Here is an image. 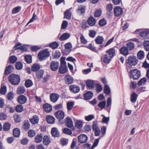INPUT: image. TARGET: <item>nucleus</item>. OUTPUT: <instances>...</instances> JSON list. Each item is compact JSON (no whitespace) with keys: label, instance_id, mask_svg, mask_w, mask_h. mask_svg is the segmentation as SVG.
Here are the masks:
<instances>
[{"label":"nucleus","instance_id":"nucleus-47","mask_svg":"<svg viewBox=\"0 0 149 149\" xmlns=\"http://www.w3.org/2000/svg\"><path fill=\"white\" fill-rule=\"evenodd\" d=\"M40 68L39 65L37 64H33L32 67V71L35 72L39 70Z\"/></svg>","mask_w":149,"mask_h":149},{"label":"nucleus","instance_id":"nucleus-55","mask_svg":"<svg viewBox=\"0 0 149 149\" xmlns=\"http://www.w3.org/2000/svg\"><path fill=\"white\" fill-rule=\"evenodd\" d=\"M10 125L8 123H6L3 125V129L5 131H7L10 129Z\"/></svg>","mask_w":149,"mask_h":149},{"label":"nucleus","instance_id":"nucleus-49","mask_svg":"<svg viewBox=\"0 0 149 149\" xmlns=\"http://www.w3.org/2000/svg\"><path fill=\"white\" fill-rule=\"evenodd\" d=\"M25 60L28 63H31L32 62L31 56V55H27L25 56Z\"/></svg>","mask_w":149,"mask_h":149},{"label":"nucleus","instance_id":"nucleus-19","mask_svg":"<svg viewBox=\"0 0 149 149\" xmlns=\"http://www.w3.org/2000/svg\"><path fill=\"white\" fill-rule=\"evenodd\" d=\"M30 122L33 124H35L38 123L39 118L36 115L33 116L29 119Z\"/></svg>","mask_w":149,"mask_h":149},{"label":"nucleus","instance_id":"nucleus-35","mask_svg":"<svg viewBox=\"0 0 149 149\" xmlns=\"http://www.w3.org/2000/svg\"><path fill=\"white\" fill-rule=\"evenodd\" d=\"M65 51L68 53H69L72 48V46L71 44L68 43L65 45Z\"/></svg>","mask_w":149,"mask_h":149},{"label":"nucleus","instance_id":"nucleus-45","mask_svg":"<svg viewBox=\"0 0 149 149\" xmlns=\"http://www.w3.org/2000/svg\"><path fill=\"white\" fill-rule=\"evenodd\" d=\"M33 85V82L31 80L29 79L27 80L25 82V86L27 88Z\"/></svg>","mask_w":149,"mask_h":149},{"label":"nucleus","instance_id":"nucleus-57","mask_svg":"<svg viewBox=\"0 0 149 149\" xmlns=\"http://www.w3.org/2000/svg\"><path fill=\"white\" fill-rule=\"evenodd\" d=\"M6 92V87L5 86L1 87L0 90V93L2 95H5Z\"/></svg>","mask_w":149,"mask_h":149},{"label":"nucleus","instance_id":"nucleus-5","mask_svg":"<svg viewBox=\"0 0 149 149\" xmlns=\"http://www.w3.org/2000/svg\"><path fill=\"white\" fill-rule=\"evenodd\" d=\"M130 77L134 80L138 79L140 76V72L136 69L131 70L130 73Z\"/></svg>","mask_w":149,"mask_h":149},{"label":"nucleus","instance_id":"nucleus-40","mask_svg":"<svg viewBox=\"0 0 149 149\" xmlns=\"http://www.w3.org/2000/svg\"><path fill=\"white\" fill-rule=\"evenodd\" d=\"M85 11V6H79L78 9L77 10V12L78 13H80L81 14L84 13Z\"/></svg>","mask_w":149,"mask_h":149},{"label":"nucleus","instance_id":"nucleus-26","mask_svg":"<svg viewBox=\"0 0 149 149\" xmlns=\"http://www.w3.org/2000/svg\"><path fill=\"white\" fill-rule=\"evenodd\" d=\"M13 68L12 65H9L5 69V73L7 75L9 74L13 71Z\"/></svg>","mask_w":149,"mask_h":149},{"label":"nucleus","instance_id":"nucleus-15","mask_svg":"<svg viewBox=\"0 0 149 149\" xmlns=\"http://www.w3.org/2000/svg\"><path fill=\"white\" fill-rule=\"evenodd\" d=\"M59 97V95L56 93H52L50 95V98L51 101L53 102H56Z\"/></svg>","mask_w":149,"mask_h":149},{"label":"nucleus","instance_id":"nucleus-9","mask_svg":"<svg viewBox=\"0 0 149 149\" xmlns=\"http://www.w3.org/2000/svg\"><path fill=\"white\" fill-rule=\"evenodd\" d=\"M122 9L119 6H117L114 9V13L115 16L118 17L122 14Z\"/></svg>","mask_w":149,"mask_h":149},{"label":"nucleus","instance_id":"nucleus-28","mask_svg":"<svg viewBox=\"0 0 149 149\" xmlns=\"http://www.w3.org/2000/svg\"><path fill=\"white\" fill-rule=\"evenodd\" d=\"M106 53L107 54L110 56L111 58H112L114 55L115 54V50L113 48L107 50Z\"/></svg>","mask_w":149,"mask_h":149},{"label":"nucleus","instance_id":"nucleus-27","mask_svg":"<svg viewBox=\"0 0 149 149\" xmlns=\"http://www.w3.org/2000/svg\"><path fill=\"white\" fill-rule=\"evenodd\" d=\"M128 50L127 47H123L120 48V52L122 54L126 56L128 54Z\"/></svg>","mask_w":149,"mask_h":149},{"label":"nucleus","instance_id":"nucleus-63","mask_svg":"<svg viewBox=\"0 0 149 149\" xmlns=\"http://www.w3.org/2000/svg\"><path fill=\"white\" fill-rule=\"evenodd\" d=\"M7 117V116L6 113H0V120H6Z\"/></svg>","mask_w":149,"mask_h":149},{"label":"nucleus","instance_id":"nucleus-22","mask_svg":"<svg viewBox=\"0 0 149 149\" xmlns=\"http://www.w3.org/2000/svg\"><path fill=\"white\" fill-rule=\"evenodd\" d=\"M87 22L89 25L91 26H93L95 24L96 21L93 17H90L88 19Z\"/></svg>","mask_w":149,"mask_h":149},{"label":"nucleus","instance_id":"nucleus-54","mask_svg":"<svg viewBox=\"0 0 149 149\" xmlns=\"http://www.w3.org/2000/svg\"><path fill=\"white\" fill-rule=\"evenodd\" d=\"M36 134L35 131L33 130H30L28 132V136L30 137H33Z\"/></svg>","mask_w":149,"mask_h":149},{"label":"nucleus","instance_id":"nucleus-30","mask_svg":"<svg viewBox=\"0 0 149 149\" xmlns=\"http://www.w3.org/2000/svg\"><path fill=\"white\" fill-rule=\"evenodd\" d=\"M126 47L128 50H131L134 48L135 45L134 43L129 42L126 44Z\"/></svg>","mask_w":149,"mask_h":149},{"label":"nucleus","instance_id":"nucleus-7","mask_svg":"<svg viewBox=\"0 0 149 149\" xmlns=\"http://www.w3.org/2000/svg\"><path fill=\"white\" fill-rule=\"evenodd\" d=\"M78 139L79 142L81 143H83L87 142L88 137L84 134H81L78 136Z\"/></svg>","mask_w":149,"mask_h":149},{"label":"nucleus","instance_id":"nucleus-32","mask_svg":"<svg viewBox=\"0 0 149 149\" xmlns=\"http://www.w3.org/2000/svg\"><path fill=\"white\" fill-rule=\"evenodd\" d=\"M70 9L67 10L64 13V18L68 19H70L71 17V13L69 10Z\"/></svg>","mask_w":149,"mask_h":149},{"label":"nucleus","instance_id":"nucleus-58","mask_svg":"<svg viewBox=\"0 0 149 149\" xmlns=\"http://www.w3.org/2000/svg\"><path fill=\"white\" fill-rule=\"evenodd\" d=\"M106 23V20L104 19H103L99 21L98 24L100 26H103L105 25Z\"/></svg>","mask_w":149,"mask_h":149},{"label":"nucleus","instance_id":"nucleus-12","mask_svg":"<svg viewBox=\"0 0 149 149\" xmlns=\"http://www.w3.org/2000/svg\"><path fill=\"white\" fill-rule=\"evenodd\" d=\"M26 101V97L23 95H20L18 97L17 101L20 104H23L25 103Z\"/></svg>","mask_w":149,"mask_h":149},{"label":"nucleus","instance_id":"nucleus-20","mask_svg":"<svg viewBox=\"0 0 149 149\" xmlns=\"http://www.w3.org/2000/svg\"><path fill=\"white\" fill-rule=\"evenodd\" d=\"M52 135L54 137H58L59 135V132L57 129L55 127L52 128L51 130Z\"/></svg>","mask_w":149,"mask_h":149},{"label":"nucleus","instance_id":"nucleus-10","mask_svg":"<svg viewBox=\"0 0 149 149\" xmlns=\"http://www.w3.org/2000/svg\"><path fill=\"white\" fill-rule=\"evenodd\" d=\"M55 115L56 118L60 120L63 119L65 117L64 112L61 111H58L55 113Z\"/></svg>","mask_w":149,"mask_h":149},{"label":"nucleus","instance_id":"nucleus-21","mask_svg":"<svg viewBox=\"0 0 149 149\" xmlns=\"http://www.w3.org/2000/svg\"><path fill=\"white\" fill-rule=\"evenodd\" d=\"M93 95V93L91 91H88L84 95V98L85 100H89L91 99Z\"/></svg>","mask_w":149,"mask_h":149},{"label":"nucleus","instance_id":"nucleus-59","mask_svg":"<svg viewBox=\"0 0 149 149\" xmlns=\"http://www.w3.org/2000/svg\"><path fill=\"white\" fill-rule=\"evenodd\" d=\"M22 64L20 62H17L15 64V67L17 70H21L22 68Z\"/></svg>","mask_w":149,"mask_h":149},{"label":"nucleus","instance_id":"nucleus-38","mask_svg":"<svg viewBox=\"0 0 149 149\" xmlns=\"http://www.w3.org/2000/svg\"><path fill=\"white\" fill-rule=\"evenodd\" d=\"M70 36V35L69 33H65L62 35L60 38V39L61 40H65L68 39Z\"/></svg>","mask_w":149,"mask_h":149},{"label":"nucleus","instance_id":"nucleus-34","mask_svg":"<svg viewBox=\"0 0 149 149\" xmlns=\"http://www.w3.org/2000/svg\"><path fill=\"white\" fill-rule=\"evenodd\" d=\"M30 124L28 120H26L24 121V124L22 126L23 129L25 130H28L30 127Z\"/></svg>","mask_w":149,"mask_h":149},{"label":"nucleus","instance_id":"nucleus-36","mask_svg":"<svg viewBox=\"0 0 149 149\" xmlns=\"http://www.w3.org/2000/svg\"><path fill=\"white\" fill-rule=\"evenodd\" d=\"M42 134L36 135L35 137V141L37 143H40L42 140Z\"/></svg>","mask_w":149,"mask_h":149},{"label":"nucleus","instance_id":"nucleus-25","mask_svg":"<svg viewBox=\"0 0 149 149\" xmlns=\"http://www.w3.org/2000/svg\"><path fill=\"white\" fill-rule=\"evenodd\" d=\"M50 139L49 137L47 136H44L43 140V142L44 145H47L50 143Z\"/></svg>","mask_w":149,"mask_h":149},{"label":"nucleus","instance_id":"nucleus-60","mask_svg":"<svg viewBox=\"0 0 149 149\" xmlns=\"http://www.w3.org/2000/svg\"><path fill=\"white\" fill-rule=\"evenodd\" d=\"M17 58L15 56H12L10 58V61L12 63H14L17 61Z\"/></svg>","mask_w":149,"mask_h":149},{"label":"nucleus","instance_id":"nucleus-29","mask_svg":"<svg viewBox=\"0 0 149 149\" xmlns=\"http://www.w3.org/2000/svg\"><path fill=\"white\" fill-rule=\"evenodd\" d=\"M46 119L47 123L49 124H53L55 122L54 118L52 116H47L46 117Z\"/></svg>","mask_w":149,"mask_h":149},{"label":"nucleus","instance_id":"nucleus-37","mask_svg":"<svg viewBox=\"0 0 149 149\" xmlns=\"http://www.w3.org/2000/svg\"><path fill=\"white\" fill-rule=\"evenodd\" d=\"M145 54L143 51L140 50L137 54V57L139 60H141L144 57Z\"/></svg>","mask_w":149,"mask_h":149},{"label":"nucleus","instance_id":"nucleus-62","mask_svg":"<svg viewBox=\"0 0 149 149\" xmlns=\"http://www.w3.org/2000/svg\"><path fill=\"white\" fill-rule=\"evenodd\" d=\"M102 11L101 9H98L94 13V16L95 17H100Z\"/></svg>","mask_w":149,"mask_h":149},{"label":"nucleus","instance_id":"nucleus-53","mask_svg":"<svg viewBox=\"0 0 149 149\" xmlns=\"http://www.w3.org/2000/svg\"><path fill=\"white\" fill-rule=\"evenodd\" d=\"M58 46V44L56 42H53L49 45V46L53 49L56 48Z\"/></svg>","mask_w":149,"mask_h":149},{"label":"nucleus","instance_id":"nucleus-48","mask_svg":"<svg viewBox=\"0 0 149 149\" xmlns=\"http://www.w3.org/2000/svg\"><path fill=\"white\" fill-rule=\"evenodd\" d=\"M143 45L146 51H149V41H145L143 43Z\"/></svg>","mask_w":149,"mask_h":149},{"label":"nucleus","instance_id":"nucleus-42","mask_svg":"<svg viewBox=\"0 0 149 149\" xmlns=\"http://www.w3.org/2000/svg\"><path fill=\"white\" fill-rule=\"evenodd\" d=\"M83 123L81 120H77L75 123V126L77 128H80L82 126Z\"/></svg>","mask_w":149,"mask_h":149},{"label":"nucleus","instance_id":"nucleus-61","mask_svg":"<svg viewBox=\"0 0 149 149\" xmlns=\"http://www.w3.org/2000/svg\"><path fill=\"white\" fill-rule=\"evenodd\" d=\"M63 132V133L68 135H71L72 134L71 130L68 128H64Z\"/></svg>","mask_w":149,"mask_h":149},{"label":"nucleus","instance_id":"nucleus-23","mask_svg":"<svg viewBox=\"0 0 149 149\" xmlns=\"http://www.w3.org/2000/svg\"><path fill=\"white\" fill-rule=\"evenodd\" d=\"M65 124L67 127L70 128L73 125L72 120L69 118H66Z\"/></svg>","mask_w":149,"mask_h":149},{"label":"nucleus","instance_id":"nucleus-13","mask_svg":"<svg viewBox=\"0 0 149 149\" xmlns=\"http://www.w3.org/2000/svg\"><path fill=\"white\" fill-rule=\"evenodd\" d=\"M69 88L71 92L75 93H78L80 90L78 86L73 84L70 85L69 86Z\"/></svg>","mask_w":149,"mask_h":149},{"label":"nucleus","instance_id":"nucleus-24","mask_svg":"<svg viewBox=\"0 0 149 149\" xmlns=\"http://www.w3.org/2000/svg\"><path fill=\"white\" fill-rule=\"evenodd\" d=\"M104 40V39L102 36H99L95 38V41L97 44H101L103 43Z\"/></svg>","mask_w":149,"mask_h":149},{"label":"nucleus","instance_id":"nucleus-1","mask_svg":"<svg viewBox=\"0 0 149 149\" xmlns=\"http://www.w3.org/2000/svg\"><path fill=\"white\" fill-rule=\"evenodd\" d=\"M9 81L12 85H17L20 82V78L19 75L15 74H12L8 77Z\"/></svg>","mask_w":149,"mask_h":149},{"label":"nucleus","instance_id":"nucleus-14","mask_svg":"<svg viewBox=\"0 0 149 149\" xmlns=\"http://www.w3.org/2000/svg\"><path fill=\"white\" fill-rule=\"evenodd\" d=\"M44 73V71L43 70H41L37 71L36 74V78L38 79H41L43 78Z\"/></svg>","mask_w":149,"mask_h":149},{"label":"nucleus","instance_id":"nucleus-3","mask_svg":"<svg viewBox=\"0 0 149 149\" xmlns=\"http://www.w3.org/2000/svg\"><path fill=\"white\" fill-rule=\"evenodd\" d=\"M138 61L136 57L134 56H130L126 61L127 65L131 68L132 66L136 65Z\"/></svg>","mask_w":149,"mask_h":149},{"label":"nucleus","instance_id":"nucleus-31","mask_svg":"<svg viewBox=\"0 0 149 149\" xmlns=\"http://www.w3.org/2000/svg\"><path fill=\"white\" fill-rule=\"evenodd\" d=\"M137 97V95L135 93H133L130 96V100L132 103L136 102Z\"/></svg>","mask_w":149,"mask_h":149},{"label":"nucleus","instance_id":"nucleus-18","mask_svg":"<svg viewBox=\"0 0 149 149\" xmlns=\"http://www.w3.org/2000/svg\"><path fill=\"white\" fill-rule=\"evenodd\" d=\"M86 84L87 86L89 88L92 89L94 87L95 83L93 80H88L86 81Z\"/></svg>","mask_w":149,"mask_h":149},{"label":"nucleus","instance_id":"nucleus-64","mask_svg":"<svg viewBox=\"0 0 149 149\" xmlns=\"http://www.w3.org/2000/svg\"><path fill=\"white\" fill-rule=\"evenodd\" d=\"M68 22L66 20L63 21L61 25V28L62 29H65L67 26Z\"/></svg>","mask_w":149,"mask_h":149},{"label":"nucleus","instance_id":"nucleus-2","mask_svg":"<svg viewBox=\"0 0 149 149\" xmlns=\"http://www.w3.org/2000/svg\"><path fill=\"white\" fill-rule=\"evenodd\" d=\"M60 61L61 65L59 68L58 71L61 74H63L67 72L68 68L66 65L65 58L63 57H61Z\"/></svg>","mask_w":149,"mask_h":149},{"label":"nucleus","instance_id":"nucleus-4","mask_svg":"<svg viewBox=\"0 0 149 149\" xmlns=\"http://www.w3.org/2000/svg\"><path fill=\"white\" fill-rule=\"evenodd\" d=\"M49 55V52L48 49H45L40 52L38 54L39 60L42 61L46 59Z\"/></svg>","mask_w":149,"mask_h":149},{"label":"nucleus","instance_id":"nucleus-46","mask_svg":"<svg viewBox=\"0 0 149 149\" xmlns=\"http://www.w3.org/2000/svg\"><path fill=\"white\" fill-rule=\"evenodd\" d=\"M15 110L18 112H21L23 110V107L21 105H17L16 107Z\"/></svg>","mask_w":149,"mask_h":149},{"label":"nucleus","instance_id":"nucleus-43","mask_svg":"<svg viewBox=\"0 0 149 149\" xmlns=\"http://www.w3.org/2000/svg\"><path fill=\"white\" fill-rule=\"evenodd\" d=\"M104 93L107 95H109L111 92L109 87L107 85H104Z\"/></svg>","mask_w":149,"mask_h":149},{"label":"nucleus","instance_id":"nucleus-52","mask_svg":"<svg viewBox=\"0 0 149 149\" xmlns=\"http://www.w3.org/2000/svg\"><path fill=\"white\" fill-rule=\"evenodd\" d=\"M21 9V7L17 6L13 9L12 11V13L13 14L17 13Z\"/></svg>","mask_w":149,"mask_h":149},{"label":"nucleus","instance_id":"nucleus-44","mask_svg":"<svg viewBox=\"0 0 149 149\" xmlns=\"http://www.w3.org/2000/svg\"><path fill=\"white\" fill-rule=\"evenodd\" d=\"M146 81V79L145 78H143L138 81L137 84L139 86L145 84Z\"/></svg>","mask_w":149,"mask_h":149},{"label":"nucleus","instance_id":"nucleus-50","mask_svg":"<svg viewBox=\"0 0 149 149\" xmlns=\"http://www.w3.org/2000/svg\"><path fill=\"white\" fill-rule=\"evenodd\" d=\"M106 104V102L104 101H103L100 102L98 104V106L101 109H102L105 107Z\"/></svg>","mask_w":149,"mask_h":149},{"label":"nucleus","instance_id":"nucleus-17","mask_svg":"<svg viewBox=\"0 0 149 149\" xmlns=\"http://www.w3.org/2000/svg\"><path fill=\"white\" fill-rule=\"evenodd\" d=\"M43 107L45 111L47 112H50L52 109V106L47 103H45L43 105Z\"/></svg>","mask_w":149,"mask_h":149},{"label":"nucleus","instance_id":"nucleus-33","mask_svg":"<svg viewBox=\"0 0 149 149\" xmlns=\"http://www.w3.org/2000/svg\"><path fill=\"white\" fill-rule=\"evenodd\" d=\"M25 91L24 87L23 86H19L17 88V93L18 94L23 93Z\"/></svg>","mask_w":149,"mask_h":149},{"label":"nucleus","instance_id":"nucleus-8","mask_svg":"<svg viewBox=\"0 0 149 149\" xmlns=\"http://www.w3.org/2000/svg\"><path fill=\"white\" fill-rule=\"evenodd\" d=\"M59 66V63L57 61H54L51 63L50 68L52 70L55 71L58 69Z\"/></svg>","mask_w":149,"mask_h":149},{"label":"nucleus","instance_id":"nucleus-39","mask_svg":"<svg viewBox=\"0 0 149 149\" xmlns=\"http://www.w3.org/2000/svg\"><path fill=\"white\" fill-rule=\"evenodd\" d=\"M13 133L14 136L16 137H19L20 134V130L17 128L14 129L13 130Z\"/></svg>","mask_w":149,"mask_h":149},{"label":"nucleus","instance_id":"nucleus-6","mask_svg":"<svg viewBox=\"0 0 149 149\" xmlns=\"http://www.w3.org/2000/svg\"><path fill=\"white\" fill-rule=\"evenodd\" d=\"M92 128L95 132V136H99L100 132V130L99 128L97 126V123L96 122H93L92 125Z\"/></svg>","mask_w":149,"mask_h":149},{"label":"nucleus","instance_id":"nucleus-56","mask_svg":"<svg viewBox=\"0 0 149 149\" xmlns=\"http://www.w3.org/2000/svg\"><path fill=\"white\" fill-rule=\"evenodd\" d=\"M94 118V116L93 115H90L85 117V120L87 121H90Z\"/></svg>","mask_w":149,"mask_h":149},{"label":"nucleus","instance_id":"nucleus-51","mask_svg":"<svg viewBox=\"0 0 149 149\" xmlns=\"http://www.w3.org/2000/svg\"><path fill=\"white\" fill-rule=\"evenodd\" d=\"M149 33V30L148 31V32H147V31L143 32H140L139 33L140 36L144 38H147L148 34Z\"/></svg>","mask_w":149,"mask_h":149},{"label":"nucleus","instance_id":"nucleus-16","mask_svg":"<svg viewBox=\"0 0 149 149\" xmlns=\"http://www.w3.org/2000/svg\"><path fill=\"white\" fill-rule=\"evenodd\" d=\"M112 58L108 54H106L104 56L102 60L104 63H108L111 61Z\"/></svg>","mask_w":149,"mask_h":149},{"label":"nucleus","instance_id":"nucleus-11","mask_svg":"<svg viewBox=\"0 0 149 149\" xmlns=\"http://www.w3.org/2000/svg\"><path fill=\"white\" fill-rule=\"evenodd\" d=\"M65 82L68 84H70L73 82L74 79L69 74L66 75L64 78Z\"/></svg>","mask_w":149,"mask_h":149},{"label":"nucleus","instance_id":"nucleus-41","mask_svg":"<svg viewBox=\"0 0 149 149\" xmlns=\"http://www.w3.org/2000/svg\"><path fill=\"white\" fill-rule=\"evenodd\" d=\"M74 105V103L73 102H68L67 103V108L68 110H71Z\"/></svg>","mask_w":149,"mask_h":149}]
</instances>
